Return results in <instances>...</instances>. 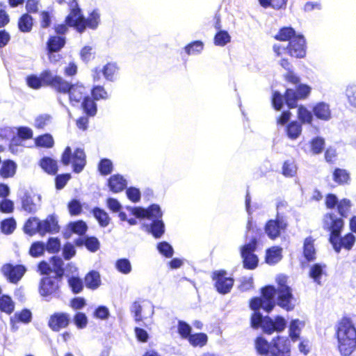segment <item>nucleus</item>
<instances>
[{"instance_id": "f257e3e1", "label": "nucleus", "mask_w": 356, "mask_h": 356, "mask_svg": "<svg viewBox=\"0 0 356 356\" xmlns=\"http://www.w3.org/2000/svg\"><path fill=\"white\" fill-rule=\"evenodd\" d=\"M261 297L252 298L250 301V308L254 312L250 318L251 327L254 329L261 327L267 334L282 332L286 327V321L284 317L277 316L273 319L268 316H264L259 310L262 309L270 313L277 304L288 312L292 311L296 306V299L291 288H275L268 285L261 288Z\"/></svg>"}, {"instance_id": "f03ea898", "label": "nucleus", "mask_w": 356, "mask_h": 356, "mask_svg": "<svg viewBox=\"0 0 356 356\" xmlns=\"http://www.w3.org/2000/svg\"><path fill=\"white\" fill-rule=\"evenodd\" d=\"M323 227L330 231L329 242L337 253H339L342 248L347 250L352 249L355 245L356 238L353 233H348L341 236L344 222L341 218L337 217L334 213H327L324 218Z\"/></svg>"}, {"instance_id": "7ed1b4c3", "label": "nucleus", "mask_w": 356, "mask_h": 356, "mask_svg": "<svg viewBox=\"0 0 356 356\" xmlns=\"http://www.w3.org/2000/svg\"><path fill=\"white\" fill-rule=\"evenodd\" d=\"M255 348L259 354L268 356H290L291 342L288 337L277 336L270 342L262 337L255 339Z\"/></svg>"}, {"instance_id": "20e7f679", "label": "nucleus", "mask_w": 356, "mask_h": 356, "mask_svg": "<svg viewBox=\"0 0 356 356\" xmlns=\"http://www.w3.org/2000/svg\"><path fill=\"white\" fill-rule=\"evenodd\" d=\"M339 350L343 356L350 355L356 348V328L352 321L345 318L337 330Z\"/></svg>"}, {"instance_id": "39448f33", "label": "nucleus", "mask_w": 356, "mask_h": 356, "mask_svg": "<svg viewBox=\"0 0 356 356\" xmlns=\"http://www.w3.org/2000/svg\"><path fill=\"white\" fill-rule=\"evenodd\" d=\"M26 82L27 86L34 90H39L42 87L51 86L54 88L58 92L60 88L65 89L68 85L67 81L61 76L54 74L51 70H45L39 75L30 74L26 76Z\"/></svg>"}, {"instance_id": "423d86ee", "label": "nucleus", "mask_w": 356, "mask_h": 356, "mask_svg": "<svg viewBox=\"0 0 356 356\" xmlns=\"http://www.w3.org/2000/svg\"><path fill=\"white\" fill-rule=\"evenodd\" d=\"M60 161L64 165L72 163L73 172L80 173L86 165V156L83 149L76 148L72 153L71 147L67 146L61 155Z\"/></svg>"}, {"instance_id": "0eeeda50", "label": "nucleus", "mask_w": 356, "mask_h": 356, "mask_svg": "<svg viewBox=\"0 0 356 356\" xmlns=\"http://www.w3.org/2000/svg\"><path fill=\"white\" fill-rule=\"evenodd\" d=\"M312 91V88L305 83H299L296 89L287 88L285 90V103L287 107L291 109L298 106V100L307 99Z\"/></svg>"}, {"instance_id": "6e6552de", "label": "nucleus", "mask_w": 356, "mask_h": 356, "mask_svg": "<svg viewBox=\"0 0 356 356\" xmlns=\"http://www.w3.org/2000/svg\"><path fill=\"white\" fill-rule=\"evenodd\" d=\"M288 227V223L284 217L277 212L275 219L268 220L264 226V232L271 240H275L280 237L282 232H284Z\"/></svg>"}, {"instance_id": "1a4fd4ad", "label": "nucleus", "mask_w": 356, "mask_h": 356, "mask_svg": "<svg viewBox=\"0 0 356 356\" xmlns=\"http://www.w3.org/2000/svg\"><path fill=\"white\" fill-rule=\"evenodd\" d=\"M212 279L215 282L216 291L222 295L229 293L234 283V280L232 277H228L227 273L224 270L214 271Z\"/></svg>"}, {"instance_id": "9d476101", "label": "nucleus", "mask_w": 356, "mask_h": 356, "mask_svg": "<svg viewBox=\"0 0 356 356\" xmlns=\"http://www.w3.org/2000/svg\"><path fill=\"white\" fill-rule=\"evenodd\" d=\"M287 53L292 57L302 58L306 55V40L302 34H298L289 42Z\"/></svg>"}, {"instance_id": "9b49d317", "label": "nucleus", "mask_w": 356, "mask_h": 356, "mask_svg": "<svg viewBox=\"0 0 356 356\" xmlns=\"http://www.w3.org/2000/svg\"><path fill=\"white\" fill-rule=\"evenodd\" d=\"M1 271L10 282L17 284L25 274L26 268L22 264H6Z\"/></svg>"}, {"instance_id": "f8f14e48", "label": "nucleus", "mask_w": 356, "mask_h": 356, "mask_svg": "<svg viewBox=\"0 0 356 356\" xmlns=\"http://www.w3.org/2000/svg\"><path fill=\"white\" fill-rule=\"evenodd\" d=\"M68 85L65 89L60 88L59 92L68 94L69 100L72 106H76L81 101H83L86 93L85 87L81 84H72L67 81Z\"/></svg>"}, {"instance_id": "ddd939ff", "label": "nucleus", "mask_w": 356, "mask_h": 356, "mask_svg": "<svg viewBox=\"0 0 356 356\" xmlns=\"http://www.w3.org/2000/svg\"><path fill=\"white\" fill-rule=\"evenodd\" d=\"M54 276H45L40 280L39 293L42 297H47L56 293L59 291L58 283Z\"/></svg>"}, {"instance_id": "4468645a", "label": "nucleus", "mask_w": 356, "mask_h": 356, "mask_svg": "<svg viewBox=\"0 0 356 356\" xmlns=\"http://www.w3.org/2000/svg\"><path fill=\"white\" fill-rule=\"evenodd\" d=\"M70 322V314L65 312H55L50 316L48 326L54 332H59L61 329L67 327Z\"/></svg>"}, {"instance_id": "2eb2a0df", "label": "nucleus", "mask_w": 356, "mask_h": 356, "mask_svg": "<svg viewBox=\"0 0 356 356\" xmlns=\"http://www.w3.org/2000/svg\"><path fill=\"white\" fill-rule=\"evenodd\" d=\"M40 235L54 234L60 231L57 217L54 214L49 215L44 220H40Z\"/></svg>"}, {"instance_id": "dca6fc26", "label": "nucleus", "mask_w": 356, "mask_h": 356, "mask_svg": "<svg viewBox=\"0 0 356 356\" xmlns=\"http://www.w3.org/2000/svg\"><path fill=\"white\" fill-rule=\"evenodd\" d=\"M83 19V15L81 9H74L71 10L66 16L65 23L70 27H73L78 33H83L85 31Z\"/></svg>"}, {"instance_id": "f3484780", "label": "nucleus", "mask_w": 356, "mask_h": 356, "mask_svg": "<svg viewBox=\"0 0 356 356\" xmlns=\"http://www.w3.org/2000/svg\"><path fill=\"white\" fill-rule=\"evenodd\" d=\"M88 230V225L86 222L81 220L70 222L66 227L64 233V237L69 238L73 234H76L79 237H82L86 235Z\"/></svg>"}, {"instance_id": "a211bd4d", "label": "nucleus", "mask_w": 356, "mask_h": 356, "mask_svg": "<svg viewBox=\"0 0 356 356\" xmlns=\"http://www.w3.org/2000/svg\"><path fill=\"white\" fill-rule=\"evenodd\" d=\"M314 116L323 121H329L332 119V111L330 104L325 102H319L312 107Z\"/></svg>"}, {"instance_id": "6ab92c4d", "label": "nucleus", "mask_w": 356, "mask_h": 356, "mask_svg": "<svg viewBox=\"0 0 356 356\" xmlns=\"http://www.w3.org/2000/svg\"><path fill=\"white\" fill-rule=\"evenodd\" d=\"M74 242L76 246H85L91 252H97L100 248V242L95 236L85 235L76 238Z\"/></svg>"}, {"instance_id": "aec40b11", "label": "nucleus", "mask_w": 356, "mask_h": 356, "mask_svg": "<svg viewBox=\"0 0 356 356\" xmlns=\"http://www.w3.org/2000/svg\"><path fill=\"white\" fill-rule=\"evenodd\" d=\"M143 227L154 238H161L165 232V226L163 220H152L149 223H144Z\"/></svg>"}, {"instance_id": "412c9836", "label": "nucleus", "mask_w": 356, "mask_h": 356, "mask_svg": "<svg viewBox=\"0 0 356 356\" xmlns=\"http://www.w3.org/2000/svg\"><path fill=\"white\" fill-rule=\"evenodd\" d=\"M127 180L120 175H113L108 180V186L113 193H119L127 188Z\"/></svg>"}, {"instance_id": "4be33fe9", "label": "nucleus", "mask_w": 356, "mask_h": 356, "mask_svg": "<svg viewBox=\"0 0 356 356\" xmlns=\"http://www.w3.org/2000/svg\"><path fill=\"white\" fill-rule=\"evenodd\" d=\"M51 262V271L54 273V278L58 281H62L64 275V262L63 259L57 256H53L50 259Z\"/></svg>"}, {"instance_id": "5701e85b", "label": "nucleus", "mask_w": 356, "mask_h": 356, "mask_svg": "<svg viewBox=\"0 0 356 356\" xmlns=\"http://www.w3.org/2000/svg\"><path fill=\"white\" fill-rule=\"evenodd\" d=\"M326 265L316 263L310 266L309 277L318 285H321V277L325 274Z\"/></svg>"}, {"instance_id": "b1692460", "label": "nucleus", "mask_w": 356, "mask_h": 356, "mask_svg": "<svg viewBox=\"0 0 356 356\" xmlns=\"http://www.w3.org/2000/svg\"><path fill=\"white\" fill-rule=\"evenodd\" d=\"M100 13L98 9L92 10L88 15V17H85L83 16V19L82 22H83V26H85V30L88 28L92 30H95L97 29L100 24Z\"/></svg>"}, {"instance_id": "393cba45", "label": "nucleus", "mask_w": 356, "mask_h": 356, "mask_svg": "<svg viewBox=\"0 0 356 356\" xmlns=\"http://www.w3.org/2000/svg\"><path fill=\"white\" fill-rule=\"evenodd\" d=\"M66 44V38L63 35L49 36L46 44L47 51H60Z\"/></svg>"}, {"instance_id": "a878e982", "label": "nucleus", "mask_w": 356, "mask_h": 356, "mask_svg": "<svg viewBox=\"0 0 356 356\" xmlns=\"http://www.w3.org/2000/svg\"><path fill=\"white\" fill-rule=\"evenodd\" d=\"M282 248L280 246H273L266 250L265 261L268 264L274 265L281 261L282 258Z\"/></svg>"}, {"instance_id": "bb28decb", "label": "nucleus", "mask_w": 356, "mask_h": 356, "mask_svg": "<svg viewBox=\"0 0 356 356\" xmlns=\"http://www.w3.org/2000/svg\"><path fill=\"white\" fill-rule=\"evenodd\" d=\"M314 240L311 236L307 237L303 244V255L308 262L316 259V249L314 244Z\"/></svg>"}, {"instance_id": "cd10ccee", "label": "nucleus", "mask_w": 356, "mask_h": 356, "mask_svg": "<svg viewBox=\"0 0 356 356\" xmlns=\"http://www.w3.org/2000/svg\"><path fill=\"white\" fill-rule=\"evenodd\" d=\"M40 166L51 175H55L58 170L57 161L49 156L42 157L40 161Z\"/></svg>"}, {"instance_id": "c85d7f7f", "label": "nucleus", "mask_w": 356, "mask_h": 356, "mask_svg": "<svg viewBox=\"0 0 356 356\" xmlns=\"http://www.w3.org/2000/svg\"><path fill=\"white\" fill-rule=\"evenodd\" d=\"M81 108L88 117H94L97 112V105L90 96L84 97L81 102Z\"/></svg>"}, {"instance_id": "c756f323", "label": "nucleus", "mask_w": 356, "mask_h": 356, "mask_svg": "<svg viewBox=\"0 0 356 356\" xmlns=\"http://www.w3.org/2000/svg\"><path fill=\"white\" fill-rule=\"evenodd\" d=\"M91 213L97 220L100 227H106L109 225L111 218L104 209L99 207H95L91 210Z\"/></svg>"}, {"instance_id": "7c9ffc66", "label": "nucleus", "mask_w": 356, "mask_h": 356, "mask_svg": "<svg viewBox=\"0 0 356 356\" xmlns=\"http://www.w3.org/2000/svg\"><path fill=\"white\" fill-rule=\"evenodd\" d=\"M119 67L116 63H108L103 68L101 72L106 80L113 82L116 80V76L118 73Z\"/></svg>"}, {"instance_id": "2f4dec72", "label": "nucleus", "mask_w": 356, "mask_h": 356, "mask_svg": "<svg viewBox=\"0 0 356 356\" xmlns=\"http://www.w3.org/2000/svg\"><path fill=\"white\" fill-rule=\"evenodd\" d=\"M84 282L88 289L92 290L97 289L101 284V278L99 272L90 270L86 275Z\"/></svg>"}, {"instance_id": "473e14b6", "label": "nucleus", "mask_w": 356, "mask_h": 356, "mask_svg": "<svg viewBox=\"0 0 356 356\" xmlns=\"http://www.w3.org/2000/svg\"><path fill=\"white\" fill-rule=\"evenodd\" d=\"M40 219L37 217H31L25 222L23 230L25 234L32 236L35 234H40Z\"/></svg>"}, {"instance_id": "72a5a7b5", "label": "nucleus", "mask_w": 356, "mask_h": 356, "mask_svg": "<svg viewBox=\"0 0 356 356\" xmlns=\"http://www.w3.org/2000/svg\"><path fill=\"white\" fill-rule=\"evenodd\" d=\"M298 119L300 124H312L314 120V114L312 111L308 110L304 105L298 106Z\"/></svg>"}, {"instance_id": "f704fd0d", "label": "nucleus", "mask_w": 356, "mask_h": 356, "mask_svg": "<svg viewBox=\"0 0 356 356\" xmlns=\"http://www.w3.org/2000/svg\"><path fill=\"white\" fill-rule=\"evenodd\" d=\"M163 211L161 207L156 204H152L145 208V218L151 221L163 220Z\"/></svg>"}, {"instance_id": "c9c22d12", "label": "nucleus", "mask_w": 356, "mask_h": 356, "mask_svg": "<svg viewBox=\"0 0 356 356\" xmlns=\"http://www.w3.org/2000/svg\"><path fill=\"white\" fill-rule=\"evenodd\" d=\"M244 268L253 270L259 264V258L254 253L241 252Z\"/></svg>"}, {"instance_id": "e433bc0d", "label": "nucleus", "mask_w": 356, "mask_h": 356, "mask_svg": "<svg viewBox=\"0 0 356 356\" xmlns=\"http://www.w3.org/2000/svg\"><path fill=\"white\" fill-rule=\"evenodd\" d=\"M33 314L30 309L24 308L20 312H17L10 317V321H17L24 324H29L31 322Z\"/></svg>"}, {"instance_id": "4c0bfd02", "label": "nucleus", "mask_w": 356, "mask_h": 356, "mask_svg": "<svg viewBox=\"0 0 356 356\" xmlns=\"http://www.w3.org/2000/svg\"><path fill=\"white\" fill-rule=\"evenodd\" d=\"M17 164L12 160L8 159L2 163L0 168V175L3 178L12 177L15 175Z\"/></svg>"}, {"instance_id": "58836bf2", "label": "nucleus", "mask_w": 356, "mask_h": 356, "mask_svg": "<svg viewBox=\"0 0 356 356\" xmlns=\"http://www.w3.org/2000/svg\"><path fill=\"white\" fill-rule=\"evenodd\" d=\"M22 209L28 213H33L38 210L37 204L33 201V197L28 192H24L21 197Z\"/></svg>"}, {"instance_id": "ea45409f", "label": "nucleus", "mask_w": 356, "mask_h": 356, "mask_svg": "<svg viewBox=\"0 0 356 356\" xmlns=\"http://www.w3.org/2000/svg\"><path fill=\"white\" fill-rule=\"evenodd\" d=\"M286 132L289 138L296 140L302 133V125L296 120L291 121L286 125Z\"/></svg>"}, {"instance_id": "a19ab883", "label": "nucleus", "mask_w": 356, "mask_h": 356, "mask_svg": "<svg viewBox=\"0 0 356 356\" xmlns=\"http://www.w3.org/2000/svg\"><path fill=\"white\" fill-rule=\"evenodd\" d=\"M33 25V19L29 13L23 14L18 20V28L21 32H31Z\"/></svg>"}, {"instance_id": "79ce46f5", "label": "nucleus", "mask_w": 356, "mask_h": 356, "mask_svg": "<svg viewBox=\"0 0 356 356\" xmlns=\"http://www.w3.org/2000/svg\"><path fill=\"white\" fill-rule=\"evenodd\" d=\"M296 31L291 26L282 27L280 29L275 38L280 41H289L293 37L297 36Z\"/></svg>"}, {"instance_id": "37998d69", "label": "nucleus", "mask_w": 356, "mask_h": 356, "mask_svg": "<svg viewBox=\"0 0 356 356\" xmlns=\"http://www.w3.org/2000/svg\"><path fill=\"white\" fill-rule=\"evenodd\" d=\"M288 0H259V4L264 8H272L275 10L285 9Z\"/></svg>"}, {"instance_id": "c03bdc74", "label": "nucleus", "mask_w": 356, "mask_h": 356, "mask_svg": "<svg viewBox=\"0 0 356 356\" xmlns=\"http://www.w3.org/2000/svg\"><path fill=\"white\" fill-rule=\"evenodd\" d=\"M188 341L194 347H202L207 343L208 337L203 332L192 334Z\"/></svg>"}, {"instance_id": "a18cd8bd", "label": "nucleus", "mask_w": 356, "mask_h": 356, "mask_svg": "<svg viewBox=\"0 0 356 356\" xmlns=\"http://www.w3.org/2000/svg\"><path fill=\"white\" fill-rule=\"evenodd\" d=\"M15 309V305L11 298L8 295H2L0 297V310L10 314Z\"/></svg>"}, {"instance_id": "49530a36", "label": "nucleus", "mask_w": 356, "mask_h": 356, "mask_svg": "<svg viewBox=\"0 0 356 356\" xmlns=\"http://www.w3.org/2000/svg\"><path fill=\"white\" fill-rule=\"evenodd\" d=\"M113 170V165L111 160L104 158L98 163V170L101 175L107 176L110 175Z\"/></svg>"}, {"instance_id": "de8ad7c7", "label": "nucleus", "mask_w": 356, "mask_h": 356, "mask_svg": "<svg viewBox=\"0 0 356 356\" xmlns=\"http://www.w3.org/2000/svg\"><path fill=\"white\" fill-rule=\"evenodd\" d=\"M115 266L118 272L124 275L130 273L132 270L131 264L127 258L118 259L115 261Z\"/></svg>"}, {"instance_id": "09e8293b", "label": "nucleus", "mask_w": 356, "mask_h": 356, "mask_svg": "<svg viewBox=\"0 0 356 356\" xmlns=\"http://www.w3.org/2000/svg\"><path fill=\"white\" fill-rule=\"evenodd\" d=\"M35 143L37 146L50 148L54 146V140L52 136L49 134H44L43 135L38 136L35 139Z\"/></svg>"}, {"instance_id": "8fccbe9b", "label": "nucleus", "mask_w": 356, "mask_h": 356, "mask_svg": "<svg viewBox=\"0 0 356 356\" xmlns=\"http://www.w3.org/2000/svg\"><path fill=\"white\" fill-rule=\"evenodd\" d=\"M231 40V36L227 31L219 30L214 36V44L216 46L224 47Z\"/></svg>"}, {"instance_id": "3c124183", "label": "nucleus", "mask_w": 356, "mask_h": 356, "mask_svg": "<svg viewBox=\"0 0 356 356\" xmlns=\"http://www.w3.org/2000/svg\"><path fill=\"white\" fill-rule=\"evenodd\" d=\"M301 321L299 319H293L289 324V337L293 341H296L300 337Z\"/></svg>"}, {"instance_id": "603ef678", "label": "nucleus", "mask_w": 356, "mask_h": 356, "mask_svg": "<svg viewBox=\"0 0 356 356\" xmlns=\"http://www.w3.org/2000/svg\"><path fill=\"white\" fill-rule=\"evenodd\" d=\"M46 245L42 241L33 242L29 249V254L33 257L42 256L46 250Z\"/></svg>"}, {"instance_id": "864d4df0", "label": "nucleus", "mask_w": 356, "mask_h": 356, "mask_svg": "<svg viewBox=\"0 0 356 356\" xmlns=\"http://www.w3.org/2000/svg\"><path fill=\"white\" fill-rule=\"evenodd\" d=\"M272 106L276 111H281L285 103V93L282 95L279 91H274L272 95Z\"/></svg>"}, {"instance_id": "5fc2aeb1", "label": "nucleus", "mask_w": 356, "mask_h": 356, "mask_svg": "<svg viewBox=\"0 0 356 356\" xmlns=\"http://www.w3.org/2000/svg\"><path fill=\"white\" fill-rule=\"evenodd\" d=\"M0 228L3 234H10L16 228V221L13 218L4 219L1 222Z\"/></svg>"}, {"instance_id": "6e6d98bb", "label": "nucleus", "mask_w": 356, "mask_h": 356, "mask_svg": "<svg viewBox=\"0 0 356 356\" xmlns=\"http://www.w3.org/2000/svg\"><path fill=\"white\" fill-rule=\"evenodd\" d=\"M68 284L72 291L74 294L81 293L83 289V282L82 280L76 276H72L68 279Z\"/></svg>"}, {"instance_id": "4d7b16f0", "label": "nucleus", "mask_w": 356, "mask_h": 356, "mask_svg": "<svg viewBox=\"0 0 356 356\" xmlns=\"http://www.w3.org/2000/svg\"><path fill=\"white\" fill-rule=\"evenodd\" d=\"M159 252L166 258H171L174 254L172 246L167 241H161L156 245Z\"/></svg>"}, {"instance_id": "13d9d810", "label": "nucleus", "mask_w": 356, "mask_h": 356, "mask_svg": "<svg viewBox=\"0 0 356 356\" xmlns=\"http://www.w3.org/2000/svg\"><path fill=\"white\" fill-rule=\"evenodd\" d=\"M46 245V250L49 253L54 254L60 250L61 243L58 237H49Z\"/></svg>"}, {"instance_id": "bf43d9fd", "label": "nucleus", "mask_w": 356, "mask_h": 356, "mask_svg": "<svg viewBox=\"0 0 356 356\" xmlns=\"http://www.w3.org/2000/svg\"><path fill=\"white\" fill-rule=\"evenodd\" d=\"M204 48V43L200 40L193 41L185 47V51L187 54H198Z\"/></svg>"}, {"instance_id": "052dcab7", "label": "nucleus", "mask_w": 356, "mask_h": 356, "mask_svg": "<svg viewBox=\"0 0 356 356\" xmlns=\"http://www.w3.org/2000/svg\"><path fill=\"white\" fill-rule=\"evenodd\" d=\"M351 207V202L350 200L343 198L339 202L337 205L338 213L342 218H346Z\"/></svg>"}, {"instance_id": "680f3d73", "label": "nucleus", "mask_w": 356, "mask_h": 356, "mask_svg": "<svg viewBox=\"0 0 356 356\" xmlns=\"http://www.w3.org/2000/svg\"><path fill=\"white\" fill-rule=\"evenodd\" d=\"M178 333L183 339H188L189 337L192 334V327L191 326L184 321H178Z\"/></svg>"}, {"instance_id": "e2e57ef3", "label": "nucleus", "mask_w": 356, "mask_h": 356, "mask_svg": "<svg viewBox=\"0 0 356 356\" xmlns=\"http://www.w3.org/2000/svg\"><path fill=\"white\" fill-rule=\"evenodd\" d=\"M92 99L95 101L108 99V93L102 86H95L91 90Z\"/></svg>"}, {"instance_id": "0e129e2a", "label": "nucleus", "mask_w": 356, "mask_h": 356, "mask_svg": "<svg viewBox=\"0 0 356 356\" xmlns=\"http://www.w3.org/2000/svg\"><path fill=\"white\" fill-rule=\"evenodd\" d=\"M349 179L348 173L343 169L336 168L333 172V179L337 183L341 184L346 183Z\"/></svg>"}, {"instance_id": "69168bd1", "label": "nucleus", "mask_w": 356, "mask_h": 356, "mask_svg": "<svg viewBox=\"0 0 356 356\" xmlns=\"http://www.w3.org/2000/svg\"><path fill=\"white\" fill-rule=\"evenodd\" d=\"M73 321L78 329H83L87 326L88 317L83 312H76L74 316Z\"/></svg>"}, {"instance_id": "338daca9", "label": "nucleus", "mask_w": 356, "mask_h": 356, "mask_svg": "<svg viewBox=\"0 0 356 356\" xmlns=\"http://www.w3.org/2000/svg\"><path fill=\"white\" fill-rule=\"evenodd\" d=\"M67 208L71 216H78L82 211V205L78 199H72L68 203Z\"/></svg>"}, {"instance_id": "774afa93", "label": "nucleus", "mask_w": 356, "mask_h": 356, "mask_svg": "<svg viewBox=\"0 0 356 356\" xmlns=\"http://www.w3.org/2000/svg\"><path fill=\"white\" fill-rule=\"evenodd\" d=\"M346 95L350 105L356 108V85H349L346 88Z\"/></svg>"}]
</instances>
